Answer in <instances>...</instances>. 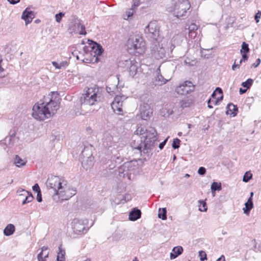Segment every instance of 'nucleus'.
<instances>
[{
    "instance_id": "obj_19",
    "label": "nucleus",
    "mask_w": 261,
    "mask_h": 261,
    "mask_svg": "<svg viewBox=\"0 0 261 261\" xmlns=\"http://www.w3.org/2000/svg\"><path fill=\"white\" fill-rule=\"evenodd\" d=\"M122 101H120V97L116 95L114 101L111 103V107L115 113L120 114L122 112Z\"/></svg>"
},
{
    "instance_id": "obj_37",
    "label": "nucleus",
    "mask_w": 261,
    "mask_h": 261,
    "mask_svg": "<svg viewBox=\"0 0 261 261\" xmlns=\"http://www.w3.org/2000/svg\"><path fill=\"white\" fill-rule=\"evenodd\" d=\"M253 80L251 79H248L246 81L243 82L241 85L247 89L250 88L253 83Z\"/></svg>"
},
{
    "instance_id": "obj_26",
    "label": "nucleus",
    "mask_w": 261,
    "mask_h": 261,
    "mask_svg": "<svg viewBox=\"0 0 261 261\" xmlns=\"http://www.w3.org/2000/svg\"><path fill=\"white\" fill-rule=\"evenodd\" d=\"M181 42L182 39L180 36L176 35L173 36L171 40L172 45L170 47L171 51H172V49L175 47V46L179 45Z\"/></svg>"
},
{
    "instance_id": "obj_30",
    "label": "nucleus",
    "mask_w": 261,
    "mask_h": 261,
    "mask_svg": "<svg viewBox=\"0 0 261 261\" xmlns=\"http://www.w3.org/2000/svg\"><path fill=\"white\" fill-rule=\"evenodd\" d=\"M211 191L213 193V196L215 195L216 191H220L222 189L221 184L220 182H213L211 185Z\"/></svg>"
},
{
    "instance_id": "obj_39",
    "label": "nucleus",
    "mask_w": 261,
    "mask_h": 261,
    "mask_svg": "<svg viewBox=\"0 0 261 261\" xmlns=\"http://www.w3.org/2000/svg\"><path fill=\"white\" fill-rule=\"evenodd\" d=\"M249 48L248 47V44H247L246 42H243L242 45L241 53L242 54H246L247 53L249 52Z\"/></svg>"
},
{
    "instance_id": "obj_62",
    "label": "nucleus",
    "mask_w": 261,
    "mask_h": 261,
    "mask_svg": "<svg viewBox=\"0 0 261 261\" xmlns=\"http://www.w3.org/2000/svg\"><path fill=\"white\" fill-rule=\"evenodd\" d=\"M216 261H225L224 256L222 255L220 257L217 259Z\"/></svg>"
},
{
    "instance_id": "obj_46",
    "label": "nucleus",
    "mask_w": 261,
    "mask_h": 261,
    "mask_svg": "<svg viewBox=\"0 0 261 261\" xmlns=\"http://www.w3.org/2000/svg\"><path fill=\"white\" fill-rule=\"evenodd\" d=\"M202 204V206L203 207V209H202L200 207L199 208V210L201 212H206L207 211V207H206V202L204 201H201L200 202Z\"/></svg>"
},
{
    "instance_id": "obj_24",
    "label": "nucleus",
    "mask_w": 261,
    "mask_h": 261,
    "mask_svg": "<svg viewBox=\"0 0 261 261\" xmlns=\"http://www.w3.org/2000/svg\"><path fill=\"white\" fill-rule=\"evenodd\" d=\"M183 251V248L181 246L175 247L172 249V252L170 254V258L171 259H174L178 255H180Z\"/></svg>"
},
{
    "instance_id": "obj_42",
    "label": "nucleus",
    "mask_w": 261,
    "mask_h": 261,
    "mask_svg": "<svg viewBox=\"0 0 261 261\" xmlns=\"http://www.w3.org/2000/svg\"><path fill=\"white\" fill-rule=\"evenodd\" d=\"M65 13L63 12H59V13L56 14L55 15V18L57 22L59 23L60 22L62 18L64 16Z\"/></svg>"
},
{
    "instance_id": "obj_57",
    "label": "nucleus",
    "mask_w": 261,
    "mask_h": 261,
    "mask_svg": "<svg viewBox=\"0 0 261 261\" xmlns=\"http://www.w3.org/2000/svg\"><path fill=\"white\" fill-rule=\"evenodd\" d=\"M15 136H16V132L13 130L12 132H10V137H12V138H17L16 137H15Z\"/></svg>"
},
{
    "instance_id": "obj_16",
    "label": "nucleus",
    "mask_w": 261,
    "mask_h": 261,
    "mask_svg": "<svg viewBox=\"0 0 261 261\" xmlns=\"http://www.w3.org/2000/svg\"><path fill=\"white\" fill-rule=\"evenodd\" d=\"M153 113L152 109L146 103H143L140 106V114L143 120H147L151 117Z\"/></svg>"
},
{
    "instance_id": "obj_14",
    "label": "nucleus",
    "mask_w": 261,
    "mask_h": 261,
    "mask_svg": "<svg viewBox=\"0 0 261 261\" xmlns=\"http://www.w3.org/2000/svg\"><path fill=\"white\" fill-rule=\"evenodd\" d=\"M151 54L153 58L159 60L165 57L166 51L162 45L158 42H155L151 46Z\"/></svg>"
},
{
    "instance_id": "obj_44",
    "label": "nucleus",
    "mask_w": 261,
    "mask_h": 261,
    "mask_svg": "<svg viewBox=\"0 0 261 261\" xmlns=\"http://www.w3.org/2000/svg\"><path fill=\"white\" fill-rule=\"evenodd\" d=\"M206 169L203 167H200L198 170V173L201 175H203L205 174Z\"/></svg>"
},
{
    "instance_id": "obj_18",
    "label": "nucleus",
    "mask_w": 261,
    "mask_h": 261,
    "mask_svg": "<svg viewBox=\"0 0 261 261\" xmlns=\"http://www.w3.org/2000/svg\"><path fill=\"white\" fill-rule=\"evenodd\" d=\"M126 65L129 66L128 71L129 75L134 77L137 73L138 69V63L135 60L125 61Z\"/></svg>"
},
{
    "instance_id": "obj_3",
    "label": "nucleus",
    "mask_w": 261,
    "mask_h": 261,
    "mask_svg": "<svg viewBox=\"0 0 261 261\" xmlns=\"http://www.w3.org/2000/svg\"><path fill=\"white\" fill-rule=\"evenodd\" d=\"M60 189L59 193H56V194H54L53 196V198L56 202H58L60 198L62 201L68 200L74 196L76 192V189L70 187L66 180L63 181L62 186Z\"/></svg>"
},
{
    "instance_id": "obj_60",
    "label": "nucleus",
    "mask_w": 261,
    "mask_h": 261,
    "mask_svg": "<svg viewBox=\"0 0 261 261\" xmlns=\"http://www.w3.org/2000/svg\"><path fill=\"white\" fill-rule=\"evenodd\" d=\"M215 91H216V92H218L219 94H222V93H223L222 90L221 89V88H220L219 87H217Z\"/></svg>"
},
{
    "instance_id": "obj_13",
    "label": "nucleus",
    "mask_w": 261,
    "mask_h": 261,
    "mask_svg": "<svg viewBox=\"0 0 261 261\" xmlns=\"http://www.w3.org/2000/svg\"><path fill=\"white\" fill-rule=\"evenodd\" d=\"M92 147L91 145L89 146L85 147L82 152V155L84 158L86 157V160H83L82 162V165L86 170L93 165V158L91 153Z\"/></svg>"
},
{
    "instance_id": "obj_38",
    "label": "nucleus",
    "mask_w": 261,
    "mask_h": 261,
    "mask_svg": "<svg viewBox=\"0 0 261 261\" xmlns=\"http://www.w3.org/2000/svg\"><path fill=\"white\" fill-rule=\"evenodd\" d=\"M198 29L197 25L195 23H192L188 28L189 35L192 36V34Z\"/></svg>"
},
{
    "instance_id": "obj_54",
    "label": "nucleus",
    "mask_w": 261,
    "mask_h": 261,
    "mask_svg": "<svg viewBox=\"0 0 261 261\" xmlns=\"http://www.w3.org/2000/svg\"><path fill=\"white\" fill-rule=\"evenodd\" d=\"M68 65V63L67 61H62L60 63V66L61 68L63 67H66Z\"/></svg>"
},
{
    "instance_id": "obj_6",
    "label": "nucleus",
    "mask_w": 261,
    "mask_h": 261,
    "mask_svg": "<svg viewBox=\"0 0 261 261\" xmlns=\"http://www.w3.org/2000/svg\"><path fill=\"white\" fill-rule=\"evenodd\" d=\"M190 4L188 0H178L173 4L171 9L170 11L173 12V15L177 17L185 15L187 11L190 8Z\"/></svg>"
},
{
    "instance_id": "obj_43",
    "label": "nucleus",
    "mask_w": 261,
    "mask_h": 261,
    "mask_svg": "<svg viewBox=\"0 0 261 261\" xmlns=\"http://www.w3.org/2000/svg\"><path fill=\"white\" fill-rule=\"evenodd\" d=\"M199 256L200 257V259L201 261H203L207 259L206 254L205 252L203 251H199Z\"/></svg>"
},
{
    "instance_id": "obj_58",
    "label": "nucleus",
    "mask_w": 261,
    "mask_h": 261,
    "mask_svg": "<svg viewBox=\"0 0 261 261\" xmlns=\"http://www.w3.org/2000/svg\"><path fill=\"white\" fill-rule=\"evenodd\" d=\"M11 4H15L19 2L20 0H7Z\"/></svg>"
},
{
    "instance_id": "obj_2",
    "label": "nucleus",
    "mask_w": 261,
    "mask_h": 261,
    "mask_svg": "<svg viewBox=\"0 0 261 261\" xmlns=\"http://www.w3.org/2000/svg\"><path fill=\"white\" fill-rule=\"evenodd\" d=\"M135 133L144 138L143 149L144 153H148L149 150L156 145L158 137L156 130L154 127L149 126L144 128L140 126L137 128Z\"/></svg>"
},
{
    "instance_id": "obj_50",
    "label": "nucleus",
    "mask_w": 261,
    "mask_h": 261,
    "mask_svg": "<svg viewBox=\"0 0 261 261\" xmlns=\"http://www.w3.org/2000/svg\"><path fill=\"white\" fill-rule=\"evenodd\" d=\"M261 16V12L258 11V13H257L255 15V20L257 23H258L259 21V18Z\"/></svg>"
},
{
    "instance_id": "obj_41",
    "label": "nucleus",
    "mask_w": 261,
    "mask_h": 261,
    "mask_svg": "<svg viewBox=\"0 0 261 261\" xmlns=\"http://www.w3.org/2000/svg\"><path fill=\"white\" fill-rule=\"evenodd\" d=\"M135 12L134 9L133 8H131L126 12V17L125 16L124 17V19H128L131 16H132Z\"/></svg>"
},
{
    "instance_id": "obj_7",
    "label": "nucleus",
    "mask_w": 261,
    "mask_h": 261,
    "mask_svg": "<svg viewBox=\"0 0 261 261\" xmlns=\"http://www.w3.org/2000/svg\"><path fill=\"white\" fill-rule=\"evenodd\" d=\"M51 93V95L49 94L47 97L49 99V101H45V105L48 110V113H50V117L54 115L59 109L61 100V98L57 93L52 92Z\"/></svg>"
},
{
    "instance_id": "obj_56",
    "label": "nucleus",
    "mask_w": 261,
    "mask_h": 261,
    "mask_svg": "<svg viewBox=\"0 0 261 261\" xmlns=\"http://www.w3.org/2000/svg\"><path fill=\"white\" fill-rule=\"evenodd\" d=\"M260 59H257L256 61V63H254L252 66H253L254 67H256L258 66V65L260 64Z\"/></svg>"
},
{
    "instance_id": "obj_1",
    "label": "nucleus",
    "mask_w": 261,
    "mask_h": 261,
    "mask_svg": "<svg viewBox=\"0 0 261 261\" xmlns=\"http://www.w3.org/2000/svg\"><path fill=\"white\" fill-rule=\"evenodd\" d=\"M101 101V93L99 92L97 88H89L85 94H82L79 101V106H80L81 112H76L79 113V115L85 113L88 110L89 107L96 105Z\"/></svg>"
},
{
    "instance_id": "obj_63",
    "label": "nucleus",
    "mask_w": 261,
    "mask_h": 261,
    "mask_svg": "<svg viewBox=\"0 0 261 261\" xmlns=\"http://www.w3.org/2000/svg\"><path fill=\"white\" fill-rule=\"evenodd\" d=\"M247 91V89H243L242 88H240L239 92L240 94H243L245 93Z\"/></svg>"
},
{
    "instance_id": "obj_34",
    "label": "nucleus",
    "mask_w": 261,
    "mask_h": 261,
    "mask_svg": "<svg viewBox=\"0 0 261 261\" xmlns=\"http://www.w3.org/2000/svg\"><path fill=\"white\" fill-rule=\"evenodd\" d=\"M167 211L166 208H159L158 217L159 218H161L162 220L167 219Z\"/></svg>"
},
{
    "instance_id": "obj_59",
    "label": "nucleus",
    "mask_w": 261,
    "mask_h": 261,
    "mask_svg": "<svg viewBox=\"0 0 261 261\" xmlns=\"http://www.w3.org/2000/svg\"><path fill=\"white\" fill-rule=\"evenodd\" d=\"M248 58V57L246 54H242V59L243 60L244 62L247 61Z\"/></svg>"
},
{
    "instance_id": "obj_29",
    "label": "nucleus",
    "mask_w": 261,
    "mask_h": 261,
    "mask_svg": "<svg viewBox=\"0 0 261 261\" xmlns=\"http://www.w3.org/2000/svg\"><path fill=\"white\" fill-rule=\"evenodd\" d=\"M193 100L191 98L186 97L182 100L180 103V106L182 108L189 107L192 103H193Z\"/></svg>"
},
{
    "instance_id": "obj_11",
    "label": "nucleus",
    "mask_w": 261,
    "mask_h": 261,
    "mask_svg": "<svg viewBox=\"0 0 261 261\" xmlns=\"http://www.w3.org/2000/svg\"><path fill=\"white\" fill-rule=\"evenodd\" d=\"M88 221L87 220L80 219L75 218L73 220L71 225L73 231L76 234H81L86 232L88 229Z\"/></svg>"
},
{
    "instance_id": "obj_31",
    "label": "nucleus",
    "mask_w": 261,
    "mask_h": 261,
    "mask_svg": "<svg viewBox=\"0 0 261 261\" xmlns=\"http://www.w3.org/2000/svg\"><path fill=\"white\" fill-rule=\"evenodd\" d=\"M59 252L57 257V261H65V251L62 249L61 245L58 248Z\"/></svg>"
},
{
    "instance_id": "obj_27",
    "label": "nucleus",
    "mask_w": 261,
    "mask_h": 261,
    "mask_svg": "<svg viewBox=\"0 0 261 261\" xmlns=\"http://www.w3.org/2000/svg\"><path fill=\"white\" fill-rule=\"evenodd\" d=\"M15 230V226L13 224H9L6 226L4 229V234L6 236H10L13 234Z\"/></svg>"
},
{
    "instance_id": "obj_45",
    "label": "nucleus",
    "mask_w": 261,
    "mask_h": 261,
    "mask_svg": "<svg viewBox=\"0 0 261 261\" xmlns=\"http://www.w3.org/2000/svg\"><path fill=\"white\" fill-rule=\"evenodd\" d=\"M44 253L41 251L38 254L37 258L38 261H45V259L44 258Z\"/></svg>"
},
{
    "instance_id": "obj_33",
    "label": "nucleus",
    "mask_w": 261,
    "mask_h": 261,
    "mask_svg": "<svg viewBox=\"0 0 261 261\" xmlns=\"http://www.w3.org/2000/svg\"><path fill=\"white\" fill-rule=\"evenodd\" d=\"M106 90L111 95L117 94L119 93L118 88L116 85L112 86V87L107 86Z\"/></svg>"
},
{
    "instance_id": "obj_20",
    "label": "nucleus",
    "mask_w": 261,
    "mask_h": 261,
    "mask_svg": "<svg viewBox=\"0 0 261 261\" xmlns=\"http://www.w3.org/2000/svg\"><path fill=\"white\" fill-rule=\"evenodd\" d=\"M34 13L32 11H29L27 8L22 13L21 18L25 21L26 24L30 23L34 18Z\"/></svg>"
},
{
    "instance_id": "obj_12",
    "label": "nucleus",
    "mask_w": 261,
    "mask_h": 261,
    "mask_svg": "<svg viewBox=\"0 0 261 261\" xmlns=\"http://www.w3.org/2000/svg\"><path fill=\"white\" fill-rule=\"evenodd\" d=\"M73 18V21L70 24L68 30L70 33L74 32L80 35H85L86 34L85 28L82 23V21L75 16H74Z\"/></svg>"
},
{
    "instance_id": "obj_52",
    "label": "nucleus",
    "mask_w": 261,
    "mask_h": 261,
    "mask_svg": "<svg viewBox=\"0 0 261 261\" xmlns=\"http://www.w3.org/2000/svg\"><path fill=\"white\" fill-rule=\"evenodd\" d=\"M51 64L56 69H61L60 67V63H58L55 61H53L51 62Z\"/></svg>"
},
{
    "instance_id": "obj_32",
    "label": "nucleus",
    "mask_w": 261,
    "mask_h": 261,
    "mask_svg": "<svg viewBox=\"0 0 261 261\" xmlns=\"http://www.w3.org/2000/svg\"><path fill=\"white\" fill-rule=\"evenodd\" d=\"M27 161L21 159L18 155H16L14 159V164L18 167H20L25 165Z\"/></svg>"
},
{
    "instance_id": "obj_4",
    "label": "nucleus",
    "mask_w": 261,
    "mask_h": 261,
    "mask_svg": "<svg viewBox=\"0 0 261 261\" xmlns=\"http://www.w3.org/2000/svg\"><path fill=\"white\" fill-rule=\"evenodd\" d=\"M32 116L36 119L43 121L50 117V113L45 105V100L40 103H36L32 109Z\"/></svg>"
},
{
    "instance_id": "obj_28",
    "label": "nucleus",
    "mask_w": 261,
    "mask_h": 261,
    "mask_svg": "<svg viewBox=\"0 0 261 261\" xmlns=\"http://www.w3.org/2000/svg\"><path fill=\"white\" fill-rule=\"evenodd\" d=\"M17 193L22 192V193H24V194H27L25 198L27 199L26 200L28 201V203L31 202L34 198V197H33V196L31 192H29V191H26L21 188H19L17 190Z\"/></svg>"
},
{
    "instance_id": "obj_21",
    "label": "nucleus",
    "mask_w": 261,
    "mask_h": 261,
    "mask_svg": "<svg viewBox=\"0 0 261 261\" xmlns=\"http://www.w3.org/2000/svg\"><path fill=\"white\" fill-rule=\"evenodd\" d=\"M160 67L158 69V73L153 81L155 85H162L168 81V79L164 78L161 74Z\"/></svg>"
},
{
    "instance_id": "obj_64",
    "label": "nucleus",
    "mask_w": 261,
    "mask_h": 261,
    "mask_svg": "<svg viewBox=\"0 0 261 261\" xmlns=\"http://www.w3.org/2000/svg\"><path fill=\"white\" fill-rule=\"evenodd\" d=\"M223 98V95H222L220 97L217 98L216 100L218 102H220L221 100H222Z\"/></svg>"
},
{
    "instance_id": "obj_48",
    "label": "nucleus",
    "mask_w": 261,
    "mask_h": 261,
    "mask_svg": "<svg viewBox=\"0 0 261 261\" xmlns=\"http://www.w3.org/2000/svg\"><path fill=\"white\" fill-rule=\"evenodd\" d=\"M18 140V138H13L12 137H9V144L13 145L15 143L16 141Z\"/></svg>"
},
{
    "instance_id": "obj_22",
    "label": "nucleus",
    "mask_w": 261,
    "mask_h": 261,
    "mask_svg": "<svg viewBox=\"0 0 261 261\" xmlns=\"http://www.w3.org/2000/svg\"><path fill=\"white\" fill-rule=\"evenodd\" d=\"M141 216V211L137 208H134L129 214V219L130 221H136L139 219Z\"/></svg>"
},
{
    "instance_id": "obj_15",
    "label": "nucleus",
    "mask_w": 261,
    "mask_h": 261,
    "mask_svg": "<svg viewBox=\"0 0 261 261\" xmlns=\"http://www.w3.org/2000/svg\"><path fill=\"white\" fill-rule=\"evenodd\" d=\"M194 86L190 81H186L179 85L175 89V91L179 94L186 95L194 90Z\"/></svg>"
},
{
    "instance_id": "obj_47",
    "label": "nucleus",
    "mask_w": 261,
    "mask_h": 261,
    "mask_svg": "<svg viewBox=\"0 0 261 261\" xmlns=\"http://www.w3.org/2000/svg\"><path fill=\"white\" fill-rule=\"evenodd\" d=\"M33 190L37 193L41 192L40 189L38 184H35L32 187Z\"/></svg>"
},
{
    "instance_id": "obj_35",
    "label": "nucleus",
    "mask_w": 261,
    "mask_h": 261,
    "mask_svg": "<svg viewBox=\"0 0 261 261\" xmlns=\"http://www.w3.org/2000/svg\"><path fill=\"white\" fill-rule=\"evenodd\" d=\"M245 207L243 208L244 213L248 216L251 210L253 207V203H251V205H250L249 204H247V203H245Z\"/></svg>"
},
{
    "instance_id": "obj_55",
    "label": "nucleus",
    "mask_w": 261,
    "mask_h": 261,
    "mask_svg": "<svg viewBox=\"0 0 261 261\" xmlns=\"http://www.w3.org/2000/svg\"><path fill=\"white\" fill-rule=\"evenodd\" d=\"M239 67H240V64H236V61H235L234 64L232 66V69L233 70H235L236 68H239Z\"/></svg>"
},
{
    "instance_id": "obj_25",
    "label": "nucleus",
    "mask_w": 261,
    "mask_h": 261,
    "mask_svg": "<svg viewBox=\"0 0 261 261\" xmlns=\"http://www.w3.org/2000/svg\"><path fill=\"white\" fill-rule=\"evenodd\" d=\"M92 49V52L94 54V57L101 55L103 51L102 46L97 43H95Z\"/></svg>"
},
{
    "instance_id": "obj_17",
    "label": "nucleus",
    "mask_w": 261,
    "mask_h": 261,
    "mask_svg": "<svg viewBox=\"0 0 261 261\" xmlns=\"http://www.w3.org/2000/svg\"><path fill=\"white\" fill-rule=\"evenodd\" d=\"M130 145L133 149H138L141 152H143V143L141 138L139 136V135H137L136 133V134L133 136L132 141Z\"/></svg>"
},
{
    "instance_id": "obj_23",
    "label": "nucleus",
    "mask_w": 261,
    "mask_h": 261,
    "mask_svg": "<svg viewBox=\"0 0 261 261\" xmlns=\"http://www.w3.org/2000/svg\"><path fill=\"white\" fill-rule=\"evenodd\" d=\"M227 110L226 112L227 115L231 114L233 116H235L237 114L238 107L236 105H234L232 103H229L227 106Z\"/></svg>"
},
{
    "instance_id": "obj_51",
    "label": "nucleus",
    "mask_w": 261,
    "mask_h": 261,
    "mask_svg": "<svg viewBox=\"0 0 261 261\" xmlns=\"http://www.w3.org/2000/svg\"><path fill=\"white\" fill-rule=\"evenodd\" d=\"M37 200L38 202H40L42 201L41 192H39L37 194Z\"/></svg>"
},
{
    "instance_id": "obj_5",
    "label": "nucleus",
    "mask_w": 261,
    "mask_h": 261,
    "mask_svg": "<svg viewBox=\"0 0 261 261\" xmlns=\"http://www.w3.org/2000/svg\"><path fill=\"white\" fill-rule=\"evenodd\" d=\"M128 49H133L136 52L141 54L145 48V42L143 39L139 36H134L129 38L127 41Z\"/></svg>"
},
{
    "instance_id": "obj_40",
    "label": "nucleus",
    "mask_w": 261,
    "mask_h": 261,
    "mask_svg": "<svg viewBox=\"0 0 261 261\" xmlns=\"http://www.w3.org/2000/svg\"><path fill=\"white\" fill-rule=\"evenodd\" d=\"M180 140L178 138H175L173 139V143H172V147L174 149H177L179 147Z\"/></svg>"
},
{
    "instance_id": "obj_61",
    "label": "nucleus",
    "mask_w": 261,
    "mask_h": 261,
    "mask_svg": "<svg viewBox=\"0 0 261 261\" xmlns=\"http://www.w3.org/2000/svg\"><path fill=\"white\" fill-rule=\"evenodd\" d=\"M246 203L250 205H251V203H253L252 197H249Z\"/></svg>"
},
{
    "instance_id": "obj_10",
    "label": "nucleus",
    "mask_w": 261,
    "mask_h": 261,
    "mask_svg": "<svg viewBox=\"0 0 261 261\" xmlns=\"http://www.w3.org/2000/svg\"><path fill=\"white\" fill-rule=\"evenodd\" d=\"M64 179H61L59 176H51L49 177L46 181V185L48 189H53L56 193H59V191L60 190L61 186H62V183L63 181H65Z\"/></svg>"
},
{
    "instance_id": "obj_8",
    "label": "nucleus",
    "mask_w": 261,
    "mask_h": 261,
    "mask_svg": "<svg viewBox=\"0 0 261 261\" xmlns=\"http://www.w3.org/2000/svg\"><path fill=\"white\" fill-rule=\"evenodd\" d=\"M137 168V162L133 160L124 163L119 169V174L120 176H127L130 179L131 174L134 173Z\"/></svg>"
},
{
    "instance_id": "obj_9",
    "label": "nucleus",
    "mask_w": 261,
    "mask_h": 261,
    "mask_svg": "<svg viewBox=\"0 0 261 261\" xmlns=\"http://www.w3.org/2000/svg\"><path fill=\"white\" fill-rule=\"evenodd\" d=\"M146 37L150 40L157 41L160 36V28L156 21H151L145 28Z\"/></svg>"
},
{
    "instance_id": "obj_53",
    "label": "nucleus",
    "mask_w": 261,
    "mask_h": 261,
    "mask_svg": "<svg viewBox=\"0 0 261 261\" xmlns=\"http://www.w3.org/2000/svg\"><path fill=\"white\" fill-rule=\"evenodd\" d=\"M140 4V2L139 0H135V1H134L133 5L132 6V8L135 9L136 7L139 6Z\"/></svg>"
},
{
    "instance_id": "obj_49",
    "label": "nucleus",
    "mask_w": 261,
    "mask_h": 261,
    "mask_svg": "<svg viewBox=\"0 0 261 261\" xmlns=\"http://www.w3.org/2000/svg\"><path fill=\"white\" fill-rule=\"evenodd\" d=\"M169 138V137H168L163 142L159 144V147L160 149H162L164 148Z\"/></svg>"
},
{
    "instance_id": "obj_36",
    "label": "nucleus",
    "mask_w": 261,
    "mask_h": 261,
    "mask_svg": "<svg viewBox=\"0 0 261 261\" xmlns=\"http://www.w3.org/2000/svg\"><path fill=\"white\" fill-rule=\"evenodd\" d=\"M252 177V174L250 171H247L244 174L243 177V181L245 182H248Z\"/></svg>"
}]
</instances>
